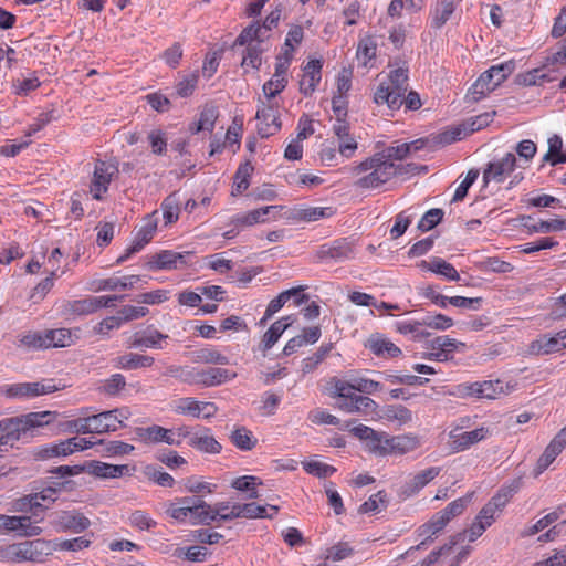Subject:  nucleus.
<instances>
[{
	"label": "nucleus",
	"mask_w": 566,
	"mask_h": 566,
	"mask_svg": "<svg viewBox=\"0 0 566 566\" xmlns=\"http://www.w3.org/2000/svg\"><path fill=\"white\" fill-rule=\"evenodd\" d=\"M352 172L356 176L363 175L355 185L363 189H374L386 184L396 176V164L376 153L359 165L353 167Z\"/></svg>",
	"instance_id": "1"
},
{
	"label": "nucleus",
	"mask_w": 566,
	"mask_h": 566,
	"mask_svg": "<svg viewBox=\"0 0 566 566\" xmlns=\"http://www.w3.org/2000/svg\"><path fill=\"white\" fill-rule=\"evenodd\" d=\"M53 419V412L41 411L0 420V446L12 447L15 441L27 436L29 431L49 424Z\"/></svg>",
	"instance_id": "2"
},
{
	"label": "nucleus",
	"mask_w": 566,
	"mask_h": 566,
	"mask_svg": "<svg viewBox=\"0 0 566 566\" xmlns=\"http://www.w3.org/2000/svg\"><path fill=\"white\" fill-rule=\"evenodd\" d=\"M408 91V67H397L388 74V81L381 82L374 93L377 105H387L397 111L402 106V97Z\"/></svg>",
	"instance_id": "3"
},
{
	"label": "nucleus",
	"mask_w": 566,
	"mask_h": 566,
	"mask_svg": "<svg viewBox=\"0 0 566 566\" xmlns=\"http://www.w3.org/2000/svg\"><path fill=\"white\" fill-rule=\"evenodd\" d=\"M514 70L515 62L513 60L491 66L469 88L465 95L467 101L479 102L504 82Z\"/></svg>",
	"instance_id": "4"
},
{
	"label": "nucleus",
	"mask_w": 566,
	"mask_h": 566,
	"mask_svg": "<svg viewBox=\"0 0 566 566\" xmlns=\"http://www.w3.org/2000/svg\"><path fill=\"white\" fill-rule=\"evenodd\" d=\"M0 554L3 559L11 563H42L51 554V551L48 542L34 539L10 544L3 547Z\"/></svg>",
	"instance_id": "5"
},
{
	"label": "nucleus",
	"mask_w": 566,
	"mask_h": 566,
	"mask_svg": "<svg viewBox=\"0 0 566 566\" xmlns=\"http://www.w3.org/2000/svg\"><path fill=\"white\" fill-rule=\"evenodd\" d=\"M178 437H182V441L186 440L189 447L199 452L219 454L222 450L221 443L214 439L211 430L206 427L181 426V432L178 433Z\"/></svg>",
	"instance_id": "6"
},
{
	"label": "nucleus",
	"mask_w": 566,
	"mask_h": 566,
	"mask_svg": "<svg viewBox=\"0 0 566 566\" xmlns=\"http://www.w3.org/2000/svg\"><path fill=\"white\" fill-rule=\"evenodd\" d=\"M60 389L54 384L53 379L35 381V382H19L1 387L0 391L8 398L14 399H30L42 395L55 392Z\"/></svg>",
	"instance_id": "7"
},
{
	"label": "nucleus",
	"mask_w": 566,
	"mask_h": 566,
	"mask_svg": "<svg viewBox=\"0 0 566 566\" xmlns=\"http://www.w3.org/2000/svg\"><path fill=\"white\" fill-rule=\"evenodd\" d=\"M255 119L259 120L258 134L261 138H268L281 129L279 104L273 99L264 102L259 98Z\"/></svg>",
	"instance_id": "8"
},
{
	"label": "nucleus",
	"mask_w": 566,
	"mask_h": 566,
	"mask_svg": "<svg viewBox=\"0 0 566 566\" xmlns=\"http://www.w3.org/2000/svg\"><path fill=\"white\" fill-rule=\"evenodd\" d=\"M181 432V426L176 429H166L161 426L153 424L149 427H136L134 429V440L144 443H160L165 442L169 446H180L182 437H178Z\"/></svg>",
	"instance_id": "9"
},
{
	"label": "nucleus",
	"mask_w": 566,
	"mask_h": 566,
	"mask_svg": "<svg viewBox=\"0 0 566 566\" xmlns=\"http://www.w3.org/2000/svg\"><path fill=\"white\" fill-rule=\"evenodd\" d=\"M495 112L493 113H484L474 118H471L469 127L465 126H454L450 129H447L436 136V142L441 145H450L457 140H461L468 134L480 130L486 127L493 119Z\"/></svg>",
	"instance_id": "10"
},
{
	"label": "nucleus",
	"mask_w": 566,
	"mask_h": 566,
	"mask_svg": "<svg viewBox=\"0 0 566 566\" xmlns=\"http://www.w3.org/2000/svg\"><path fill=\"white\" fill-rule=\"evenodd\" d=\"M156 214L157 211H154L153 213L147 214L145 217L143 224L138 229L132 245L128 247L125 253L117 259L118 264L124 263L130 258V255L139 252L153 239L158 224V218L156 217Z\"/></svg>",
	"instance_id": "11"
},
{
	"label": "nucleus",
	"mask_w": 566,
	"mask_h": 566,
	"mask_svg": "<svg viewBox=\"0 0 566 566\" xmlns=\"http://www.w3.org/2000/svg\"><path fill=\"white\" fill-rule=\"evenodd\" d=\"M50 523L59 532L81 533L91 525L90 520L76 510L59 511L51 515Z\"/></svg>",
	"instance_id": "12"
},
{
	"label": "nucleus",
	"mask_w": 566,
	"mask_h": 566,
	"mask_svg": "<svg viewBox=\"0 0 566 566\" xmlns=\"http://www.w3.org/2000/svg\"><path fill=\"white\" fill-rule=\"evenodd\" d=\"M503 392L500 380H483L461 384L457 387L460 397H475L479 399H496Z\"/></svg>",
	"instance_id": "13"
},
{
	"label": "nucleus",
	"mask_w": 566,
	"mask_h": 566,
	"mask_svg": "<svg viewBox=\"0 0 566 566\" xmlns=\"http://www.w3.org/2000/svg\"><path fill=\"white\" fill-rule=\"evenodd\" d=\"M516 157L512 153L505 154L501 159L488 164L483 171L484 185L491 181L502 182L514 170Z\"/></svg>",
	"instance_id": "14"
},
{
	"label": "nucleus",
	"mask_w": 566,
	"mask_h": 566,
	"mask_svg": "<svg viewBox=\"0 0 566 566\" xmlns=\"http://www.w3.org/2000/svg\"><path fill=\"white\" fill-rule=\"evenodd\" d=\"M117 171L118 169L115 165L97 160L91 182V192L93 193L94 199H102V193L107 191L108 185Z\"/></svg>",
	"instance_id": "15"
},
{
	"label": "nucleus",
	"mask_w": 566,
	"mask_h": 566,
	"mask_svg": "<svg viewBox=\"0 0 566 566\" xmlns=\"http://www.w3.org/2000/svg\"><path fill=\"white\" fill-rule=\"evenodd\" d=\"M303 286H296L281 292L275 298H273L269 303L265 310V314L260 323L264 324L269 318H271L275 313H277L292 297H295V306H300L303 303L307 302L308 296L306 294H303Z\"/></svg>",
	"instance_id": "16"
},
{
	"label": "nucleus",
	"mask_w": 566,
	"mask_h": 566,
	"mask_svg": "<svg viewBox=\"0 0 566 566\" xmlns=\"http://www.w3.org/2000/svg\"><path fill=\"white\" fill-rule=\"evenodd\" d=\"M190 255L189 252L179 253L170 250H164L156 253L147 262L150 270H172L178 269L187 263L186 259Z\"/></svg>",
	"instance_id": "17"
},
{
	"label": "nucleus",
	"mask_w": 566,
	"mask_h": 566,
	"mask_svg": "<svg viewBox=\"0 0 566 566\" xmlns=\"http://www.w3.org/2000/svg\"><path fill=\"white\" fill-rule=\"evenodd\" d=\"M531 352L536 355H546L566 348V329L555 335H542L531 344Z\"/></svg>",
	"instance_id": "18"
},
{
	"label": "nucleus",
	"mask_w": 566,
	"mask_h": 566,
	"mask_svg": "<svg viewBox=\"0 0 566 566\" xmlns=\"http://www.w3.org/2000/svg\"><path fill=\"white\" fill-rule=\"evenodd\" d=\"M323 62L314 59L310 60L303 67V77L300 81V91L305 96L312 95L322 78Z\"/></svg>",
	"instance_id": "19"
},
{
	"label": "nucleus",
	"mask_w": 566,
	"mask_h": 566,
	"mask_svg": "<svg viewBox=\"0 0 566 566\" xmlns=\"http://www.w3.org/2000/svg\"><path fill=\"white\" fill-rule=\"evenodd\" d=\"M237 377V373L226 368L210 367L207 369H197V385L203 387L219 386Z\"/></svg>",
	"instance_id": "20"
},
{
	"label": "nucleus",
	"mask_w": 566,
	"mask_h": 566,
	"mask_svg": "<svg viewBox=\"0 0 566 566\" xmlns=\"http://www.w3.org/2000/svg\"><path fill=\"white\" fill-rule=\"evenodd\" d=\"M228 509H229L228 502L216 503L213 507L207 503L206 507H200V509L193 510V512L191 513V523L193 525H196V524L210 525L214 521H223L222 515L228 514V513H224V511Z\"/></svg>",
	"instance_id": "21"
},
{
	"label": "nucleus",
	"mask_w": 566,
	"mask_h": 566,
	"mask_svg": "<svg viewBox=\"0 0 566 566\" xmlns=\"http://www.w3.org/2000/svg\"><path fill=\"white\" fill-rule=\"evenodd\" d=\"M338 408L347 413L371 415L377 411L378 403L367 396L354 395L347 400L339 401Z\"/></svg>",
	"instance_id": "22"
},
{
	"label": "nucleus",
	"mask_w": 566,
	"mask_h": 566,
	"mask_svg": "<svg viewBox=\"0 0 566 566\" xmlns=\"http://www.w3.org/2000/svg\"><path fill=\"white\" fill-rule=\"evenodd\" d=\"M139 275H126L123 277H108L98 280L92 283L91 290L94 292L101 291H117V290H132L140 281Z\"/></svg>",
	"instance_id": "23"
},
{
	"label": "nucleus",
	"mask_w": 566,
	"mask_h": 566,
	"mask_svg": "<svg viewBox=\"0 0 566 566\" xmlns=\"http://www.w3.org/2000/svg\"><path fill=\"white\" fill-rule=\"evenodd\" d=\"M488 430L479 428L472 431L453 430L450 432L451 448L454 451H462L470 448L472 444L483 440L486 437Z\"/></svg>",
	"instance_id": "24"
},
{
	"label": "nucleus",
	"mask_w": 566,
	"mask_h": 566,
	"mask_svg": "<svg viewBox=\"0 0 566 566\" xmlns=\"http://www.w3.org/2000/svg\"><path fill=\"white\" fill-rule=\"evenodd\" d=\"M266 507L263 505H259L256 503H245V504H233L230 513L227 515H222L223 521H231L238 517L245 518H258V517H269L272 518L273 515H266Z\"/></svg>",
	"instance_id": "25"
},
{
	"label": "nucleus",
	"mask_w": 566,
	"mask_h": 566,
	"mask_svg": "<svg viewBox=\"0 0 566 566\" xmlns=\"http://www.w3.org/2000/svg\"><path fill=\"white\" fill-rule=\"evenodd\" d=\"M88 472L97 478L115 479L129 474L130 469L127 464H108L99 461H91L87 464Z\"/></svg>",
	"instance_id": "26"
},
{
	"label": "nucleus",
	"mask_w": 566,
	"mask_h": 566,
	"mask_svg": "<svg viewBox=\"0 0 566 566\" xmlns=\"http://www.w3.org/2000/svg\"><path fill=\"white\" fill-rule=\"evenodd\" d=\"M521 226L526 228L530 232L548 233L557 232L566 229V219H552L549 221L533 222L531 216H522L520 218Z\"/></svg>",
	"instance_id": "27"
},
{
	"label": "nucleus",
	"mask_w": 566,
	"mask_h": 566,
	"mask_svg": "<svg viewBox=\"0 0 566 566\" xmlns=\"http://www.w3.org/2000/svg\"><path fill=\"white\" fill-rule=\"evenodd\" d=\"M350 432L358 439L365 441L369 452L380 457L381 431H376L365 424H358L352 428Z\"/></svg>",
	"instance_id": "28"
},
{
	"label": "nucleus",
	"mask_w": 566,
	"mask_h": 566,
	"mask_svg": "<svg viewBox=\"0 0 566 566\" xmlns=\"http://www.w3.org/2000/svg\"><path fill=\"white\" fill-rule=\"evenodd\" d=\"M455 10V0H437L430 11L431 28L441 29Z\"/></svg>",
	"instance_id": "29"
},
{
	"label": "nucleus",
	"mask_w": 566,
	"mask_h": 566,
	"mask_svg": "<svg viewBox=\"0 0 566 566\" xmlns=\"http://www.w3.org/2000/svg\"><path fill=\"white\" fill-rule=\"evenodd\" d=\"M317 256L319 259H332L336 262H340L353 256V247L346 241H337L331 247H321Z\"/></svg>",
	"instance_id": "30"
},
{
	"label": "nucleus",
	"mask_w": 566,
	"mask_h": 566,
	"mask_svg": "<svg viewBox=\"0 0 566 566\" xmlns=\"http://www.w3.org/2000/svg\"><path fill=\"white\" fill-rule=\"evenodd\" d=\"M440 473V468L431 467L419 473H417L409 482L403 486L402 493L406 496L418 493L424 488L430 481H432Z\"/></svg>",
	"instance_id": "31"
},
{
	"label": "nucleus",
	"mask_w": 566,
	"mask_h": 566,
	"mask_svg": "<svg viewBox=\"0 0 566 566\" xmlns=\"http://www.w3.org/2000/svg\"><path fill=\"white\" fill-rule=\"evenodd\" d=\"M376 356L398 357L401 349L387 338L371 335L366 345Z\"/></svg>",
	"instance_id": "32"
},
{
	"label": "nucleus",
	"mask_w": 566,
	"mask_h": 566,
	"mask_svg": "<svg viewBox=\"0 0 566 566\" xmlns=\"http://www.w3.org/2000/svg\"><path fill=\"white\" fill-rule=\"evenodd\" d=\"M64 482H56L54 486H48L43 489L41 492L29 495L25 500L29 502L30 510H34L33 516L38 517L36 510L40 509L43 511V506L40 501H52L56 500V493L64 488Z\"/></svg>",
	"instance_id": "33"
},
{
	"label": "nucleus",
	"mask_w": 566,
	"mask_h": 566,
	"mask_svg": "<svg viewBox=\"0 0 566 566\" xmlns=\"http://www.w3.org/2000/svg\"><path fill=\"white\" fill-rule=\"evenodd\" d=\"M422 264L424 269L439 275H442L449 281H460V275L455 268L451 263L447 262L441 258L436 256L431 259L430 262L423 261Z\"/></svg>",
	"instance_id": "34"
},
{
	"label": "nucleus",
	"mask_w": 566,
	"mask_h": 566,
	"mask_svg": "<svg viewBox=\"0 0 566 566\" xmlns=\"http://www.w3.org/2000/svg\"><path fill=\"white\" fill-rule=\"evenodd\" d=\"M229 438L232 444L241 451H250L258 443V439L253 436L252 431L243 426L235 427Z\"/></svg>",
	"instance_id": "35"
},
{
	"label": "nucleus",
	"mask_w": 566,
	"mask_h": 566,
	"mask_svg": "<svg viewBox=\"0 0 566 566\" xmlns=\"http://www.w3.org/2000/svg\"><path fill=\"white\" fill-rule=\"evenodd\" d=\"M168 335L157 329H148L143 333H136L132 345L134 347L161 348L160 342L167 339Z\"/></svg>",
	"instance_id": "36"
},
{
	"label": "nucleus",
	"mask_w": 566,
	"mask_h": 566,
	"mask_svg": "<svg viewBox=\"0 0 566 566\" xmlns=\"http://www.w3.org/2000/svg\"><path fill=\"white\" fill-rule=\"evenodd\" d=\"M291 316L283 317L276 322H274L270 328L265 332L262 338V350L266 352L270 349L281 337V335L291 325L289 322Z\"/></svg>",
	"instance_id": "37"
},
{
	"label": "nucleus",
	"mask_w": 566,
	"mask_h": 566,
	"mask_svg": "<svg viewBox=\"0 0 566 566\" xmlns=\"http://www.w3.org/2000/svg\"><path fill=\"white\" fill-rule=\"evenodd\" d=\"M48 348L71 346L75 338L69 328L46 329L44 332Z\"/></svg>",
	"instance_id": "38"
},
{
	"label": "nucleus",
	"mask_w": 566,
	"mask_h": 566,
	"mask_svg": "<svg viewBox=\"0 0 566 566\" xmlns=\"http://www.w3.org/2000/svg\"><path fill=\"white\" fill-rule=\"evenodd\" d=\"M90 421L92 423L91 429L93 433H105L117 430V424L111 410L90 416Z\"/></svg>",
	"instance_id": "39"
},
{
	"label": "nucleus",
	"mask_w": 566,
	"mask_h": 566,
	"mask_svg": "<svg viewBox=\"0 0 566 566\" xmlns=\"http://www.w3.org/2000/svg\"><path fill=\"white\" fill-rule=\"evenodd\" d=\"M564 448L565 447L560 442L553 438L549 444L545 448L543 454L537 460L535 469L536 474L544 472L553 463L556 457L562 453Z\"/></svg>",
	"instance_id": "40"
},
{
	"label": "nucleus",
	"mask_w": 566,
	"mask_h": 566,
	"mask_svg": "<svg viewBox=\"0 0 566 566\" xmlns=\"http://www.w3.org/2000/svg\"><path fill=\"white\" fill-rule=\"evenodd\" d=\"M520 482L513 481L510 485L502 486L495 495L491 497L489 503L499 512L505 507L511 497L518 491Z\"/></svg>",
	"instance_id": "41"
},
{
	"label": "nucleus",
	"mask_w": 566,
	"mask_h": 566,
	"mask_svg": "<svg viewBox=\"0 0 566 566\" xmlns=\"http://www.w3.org/2000/svg\"><path fill=\"white\" fill-rule=\"evenodd\" d=\"M155 359L151 356L134 353L118 357V365L124 369H137L153 366Z\"/></svg>",
	"instance_id": "42"
},
{
	"label": "nucleus",
	"mask_w": 566,
	"mask_h": 566,
	"mask_svg": "<svg viewBox=\"0 0 566 566\" xmlns=\"http://www.w3.org/2000/svg\"><path fill=\"white\" fill-rule=\"evenodd\" d=\"M265 33L263 32L261 25L259 24H250L239 34L237 40L234 41L233 46L237 45H253L252 42L256 41L259 44L265 38Z\"/></svg>",
	"instance_id": "43"
},
{
	"label": "nucleus",
	"mask_w": 566,
	"mask_h": 566,
	"mask_svg": "<svg viewBox=\"0 0 566 566\" xmlns=\"http://www.w3.org/2000/svg\"><path fill=\"white\" fill-rule=\"evenodd\" d=\"M72 444H74V443L69 438V439L60 441L57 443H53V444L44 447L39 452V455L43 459H50V458H54V457H66V455L74 453Z\"/></svg>",
	"instance_id": "44"
},
{
	"label": "nucleus",
	"mask_w": 566,
	"mask_h": 566,
	"mask_svg": "<svg viewBox=\"0 0 566 566\" xmlns=\"http://www.w3.org/2000/svg\"><path fill=\"white\" fill-rule=\"evenodd\" d=\"M165 375L188 385H197V369L192 367L171 365L166 368Z\"/></svg>",
	"instance_id": "45"
},
{
	"label": "nucleus",
	"mask_w": 566,
	"mask_h": 566,
	"mask_svg": "<svg viewBox=\"0 0 566 566\" xmlns=\"http://www.w3.org/2000/svg\"><path fill=\"white\" fill-rule=\"evenodd\" d=\"M388 503L389 501L386 492L378 491L359 506L358 512L361 514L378 513L381 510L386 509Z\"/></svg>",
	"instance_id": "46"
},
{
	"label": "nucleus",
	"mask_w": 566,
	"mask_h": 566,
	"mask_svg": "<svg viewBox=\"0 0 566 566\" xmlns=\"http://www.w3.org/2000/svg\"><path fill=\"white\" fill-rule=\"evenodd\" d=\"M387 421H397L398 426H403L412 420V412L402 405L388 406L382 416Z\"/></svg>",
	"instance_id": "47"
},
{
	"label": "nucleus",
	"mask_w": 566,
	"mask_h": 566,
	"mask_svg": "<svg viewBox=\"0 0 566 566\" xmlns=\"http://www.w3.org/2000/svg\"><path fill=\"white\" fill-rule=\"evenodd\" d=\"M253 171V166L247 161L241 164L234 175L233 191L232 195L242 193L249 188V178Z\"/></svg>",
	"instance_id": "48"
},
{
	"label": "nucleus",
	"mask_w": 566,
	"mask_h": 566,
	"mask_svg": "<svg viewBox=\"0 0 566 566\" xmlns=\"http://www.w3.org/2000/svg\"><path fill=\"white\" fill-rule=\"evenodd\" d=\"M97 446L101 447L99 452L108 457L128 454L134 450V446L123 441L105 442L104 440H99L97 441Z\"/></svg>",
	"instance_id": "49"
},
{
	"label": "nucleus",
	"mask_w": 566,
	"mask_h": 566,
	"mask_svg": "<svg viewBox=\"0 0 566 566\" xmlns=\"http://www.w3.org/2000/svg\"><path fill=\"white\" fill-rule=\"evenodd\" d=\"M179 196L178 192H174L166 197L161 203L163 216L166 223H172L178 220L179 217Z\"/></svg>",
	"instance_id": "50"
},
{
	"label": "nucleus",
	"mask_w": 566,
	"mask_h": 566,
	"mask_svg": "<svg viewBox=\"0 0 566 566\" xmlns=\"http://www.w3.org/2000/svg\"><path fill=\"white\" fill-rule=\"evenodd\" d=\"M392 453L399 454L411 452L420 446L418 437L413 434H402L392 437Z\"/></svg>",
	"instance_id": "51"
},
{
	"label": "nucleus",
	"mask_w": 566,
	"mask_h": 566,
	"mask_svg": "<svg viewBox=\"0 0 566 566\" xmlns=\"http://www.w3.org/2000/svg\"><path fill=\"white\" fill-rule=\"evenodd\" d=\"M331 214L332 208L308 207L296 210L294 212V219L311 222L329 217Z\"/></svg>",
	"instance_id": "52"
},
{
	"label": "nucleus",
	"mask_w": 566,
	"mask_h": 566,
	"mask_svg": "<svg viewBox=\"0 0 566 566\" xmlns=\"http://www.w3.org/2000/svg\"><path fill=\"white\" fill-rule=\"evenodd\" d=\"M200 403L201 401H198L191 397L179 398L176 401L175 411L178 415L200 418Z\"/></svg>",
	"instance_id": "53"
},
{
	"label": "nucleus",
	"mask_w": 566,
	"mask_h": 566,
	"mask_svg": "<svg viewBox=\"0 0 566 566\" xmlns=\"http://www.w3.org/2000/svg\"><path fill=\"white\" fill-rule=\"evenodd\" d=\"M395 326L398 333L402 335L410 334L412 339H422L430 335L428 332L421 329V321L397 322Z\"/></svg>",
	"instance_id": "54"
},
{
	"label": "nucleus",
	"mask_w": 566,
	"mask_h": 566,
	"mask_svg": "<svg viewBox=\"0 0 566 566\" xmlns=\"http://www.w3.org/2000/svg\"><path fill=\"white\" fill-rule=\"evenodd\" d=\"M446 525L442 523V518L440 520L436 514L424 524L418 527L417 533L421 537H426L427 541L433 542L434 536H437Z\"/></svg>",
	"instance_id": "55"
},
{
	"label": "nucleus",
	"mask_w": 566,
	"mask_h": 566,
	"mask_svg": "<svg viewBox=\"0 0 566 566\" xmlns=\"http://www.w3.org/2000/svg\"><path fill=\"white\" fill-rule=\"evenodd\" d=\"M65 310L73 315H88L95 312L93 297L88 296L82 300L69 301Z\"/></svg>",
	"instance_id": "56"
},
{
	"label": "nucleus",
	"mask_w": 566,
	"mask_h": 566,
	"mask_svg": "<svg viewBox=\"0 0 566 566\" xmlns=\"http://www.w3.org/2000/svg\"><path fill=\"white\" fill-rule=\"evenodd\" d=\"M197 360L203 364L227 365L229 358L213 348H201L196 353Z\"/></svg>",
	"instance_id": "57"
},
{
	"label": "nucleus",
	"mask_w": 566,
	"mask_h": 566,
	"mask_svg": "<svg viewBox=\"0 0 566 566\" xmlns=\"http://www.w3.org/2000/svg\"><path fill=\"white\" fill-rule=\"evenodd\" d=\"M417 142L413 143H403L397 146H389L385 148L382 151H379L380 155L384 156V158L388 159L389 161L395 160H402L405 159L408 154L410 153V149L412 145H415Z\"/></svg>",
	"instance_id": "58"
},
{
	"label": "nucleus",
	"mask_w": 566,
	"mask_h": 566,
	"mask_svg": "<svg viewBox=\"0 0 566 566\" xmlns=\"http://www.w3.org/2000/svg\"><path fill=\"white\" fill-rule=\"evenodd\" d=\"M218 118V112L214 106H206L200 113V118L196 127V133L200 130L211 132L214 127L216 119Z\"/></svg>",
	"instance_id": "59"
},
{
	"label": "nucleus",
	"mask_w": 566,
	"mask_h": 566,
	"mask_svg": "<svg viewBox=\"0 0 566 566\" xmlns=\"http://www.w3.org/2000/svg\"><path fill=\"white\" fill-rule=\"evenodd\" d=\"M331 349V345L321 346L315 354H313L311 357L305 358L302 365L303 373H312L324 360V358L328 355Z\"/></svg>",
	"instance_id": "60"
},
{
	"label": "nucleus",
	"mask_w": 566,
	"mask_h": 566,
	"mask_svg": "<svg viewBox=\"0 0 566 566\" xmlns=\"http://www.w3.org/2000/svg\"><path fill=\"white\" fill-rule=\"evenodd\" d=\"M377 44L371 36L361 39L357 48V57L364 61L366 65L368 61L376 56Z\"/></svg>",
	"instance_id": "61"
},
{
	"label": "nucleus",
	"mask_w": 566,
	"mask_h": 566,
	"mask_svg": "<svg viewBox=\"0 0 566 566\" xmlns=\"http://www.w3.org/2000/svg\"><path fill=\"white\" fill-rule=\"evenodd\" d=\"M443 210L433 208L428 210L418 223V229L426 232L434 228L443 218Z\"/></svg>",
	"instance_id": "62"
},
{
	"label": "nucleus",
	"mask_w": 566,
	"mask_h": 566,
	"mask_svg": "<svg viewBox=\"0 0 566 566\" xmlns=\"http://www.w3.org/2000/svg\"><path fill=\"white\" fill-rule=\"evenodd\" d=\"M287 77H274V75L263 84V93L268 99H273L280 94L287 85Z\"/></svg>",
	"instance_id": "63"
},
{
	"label": "nucleus",
	"mask_w": 566,
	"mask_h": 566,
	"mask_svg": "<svg viewBox=\"0 0 566 566\" xmlns=\"http://www.w3.org/2000/svg\"><path fill=\"white\" fill-rule=\"evenodd\" d=\"M422 326L444 331L453 325V319L443 314L428 315L421 319Z\"/></svg>",
	"instance_id": "64"
}]
</instances>
